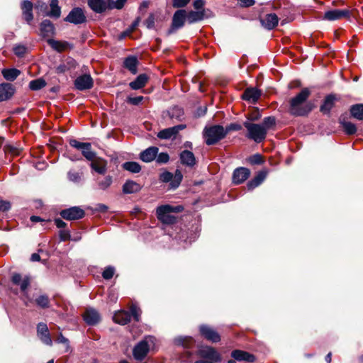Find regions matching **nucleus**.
<instances>
[{
    "mask_svg": "<svg viewBox=\"0 0 363 363\" xmlns=\"http://www.w3.org/2000/svg\"><path fill=\"white\" fill-rule=\"evenodd\" d=\"M249 162L251 164H262L263 162L262 157L259 154L254 155L249 158Z\"/></svg>",
    "mask_w": 363,
    "mask_h": 363,
    "instance_id": "obj_55",
    "label": "nucleus"
},
{
    "mask_svg": "<svg viewBox=\"0 0 363 363\" xmlns=\"http://www.w3.org/2000/svg\"><path fill=\"white\" fill-rule=\"evenodd\" d=\"M145 24L149 29L154 28L155 27V17L153 15H150L145 21Z\"/></svg>",
    "mask_w": 363,
    "mask_h": 363,
    "instance_id": "obj_62",
    "label": "nucleus"
},
{
    "mask_svg": "<svg viewBox=\"0 0 363 363\" xmlns=\"http://www.w3.org/2000/svg\"><path fill=\"white\" fill-rule=\"evenodd\" d=\"M205 11H191L186 13V20L189 23L191 24L198 21H201L204 18Z\"/></svg>",
    "mask_w": 363,
    "mask_h": 363,
    "instance_id": "obj_32",
    "label": "nucleus"
},
{
    "mask_svg": "<svg viewBox=\"0 0 363 363\" xmlns=\"http://www.w3.org/2000/svg\"><path fill=\"white\" fill-rule=\"evenodd\" d=\"M227 135L223 126L214 125L206 126L203 130V138L206 145H213L223 139Z\"/></svg>",
    "mask_w": 363,
    "mask_h": 363,
    "instance_id": "obj_2",
    "label": "nucleus"
},
{
    "mask_svg": "<svg viewBox=\"0 0 363 363\" xmlns=\"http://www.w3.org/2000/svg\"><path fill=\"white\" fill-rule=\"evenodd\" d=\"M204 4L205 2L203 0H195L193 4L194 9L197 11L204 10Z\"/></svg>",
    "mask_w": 363,
    "mask_h": 363,
    "instance_id": "obj_63",
    "label": "nucleus"
},
{
    "mask_svg": "<svg viewBox=\"0 0 363 363\" xmlns=\"http://www.w3.org/2000/svg\"><path fill=\"white\" fill-rule=\"evenodd\" d=\"M77 66V62L72 57H67L60 65L56 67V72L58 74L65 73L73 69Z\"/></svg>",
    "mask_w": 363,
    "mask_h": 363,
    "instance_id": "obj_22",
    "label": "nucleus"
},
{
    "mask_svg": "<svg viewBox=\"0 0 363 363\" xmlns=\"http://www.w3.org/2000/svg\"><path fill=\"white\" fill-rule=\"evenodd\" d=\"M174 341L177 345L186 348L191 347L194 343L193 338L190 336L178 337Z\"/></svg>",
    "mask_w": 363,
    "mask_h": 363,
    "instance_id": "obj_41",
    "label": "nucleus"
},
{
    "mask_svg": "<svg viewBox=\"0 0 363 363\" xmlns=\"http://www.w3.org/2000/svg\"><path fill=\"white\" fill-rule=\"evenodd\" d=\"M197 355L201 359L214 362L216 363L222 361L220 354L214 348L210 346H201L197 350Z\"/></svg>",
    "mask_w": 363,
    "mask_h": 363,
    "instance_id": "obj_7",
    "label": "nucleus"
},
{
    "mask_svg": "<svg viewBox=\"0 0 363 363\" xmlns=\"http://www.w3.org/2000/svg\"><path fill=\"white\" fill-rule=\"evenodd\" d=\"M255 4V0H238V4L242 8H247L253 6Z\"/></svg>",
    "mask_w": 363,
    "mask_h": 363,
    "instance_id": "obj_57",
    "label": "nucleus"
},
{
    "mask_svg": "<svg viewBox=\"0 0 363 363\" xmlns=\"http://www.w3.org/2000/svg\"><path fill=\"white\" fill-rule=\"evenodd\" d=\"M340 122L342 125L344 131L347 135H353L356 133L357 128L354 123H352L351 122L345 121L342 120V118L340 119Z\"/></svg>",
    "mask_w": 363,
    "mask_h": 363,
    "instance_id": "obj_43",
    "label": "nucleus"
},
{
    "mask_svg": "<svg viewBox=\"0 0 363 363\" xmlns=\"http://www.w3.org/2000/svg\"><path fill=\"white\" fill-rule=\"evenodd\" d=\"M172 178H173V174H172L171 172H167V171L162 172L160 175V179L162 182H165V183L169 182H172Z\"/></svg>",
    "mask_w": 363,
    "mask_h": 363,
    "instance_id": "obj_54",
    "label": "nucleus"
},
{
    "mask_svg": "<svg viewBox=\"0 0 363 363\" xmlns=\"http://www.w3.org/2000/svg\"><path fill=\"white\" fill-rule=\"evenodd\" d=\"M186 18V11L183 9L177 10L173 15L172 26L167 31V35H171L177 30L182 28Z\"/></svg>",
    "mask_w": 363,
    "mask_h": 363,
    "instance_id": "obj_8",
    "label": "nucleus"
},
{
    "mask_svg": "<svg viewBox=\"0 0 363 363\" xmlns=\"http://www.w3.org/2000/svg\"><path fill=\"white\" fill-rule=\"evenodd\" d=\"M232 357L237 361H245L247 362H253L255 360V357L253 354H250L245 351L235 350L231 353Z\"/></svg>",
    "mask_w": 363,
    "mask_h": 363,
    "instance_id": "obj_23",
    "label": "nucleus"
},
{
    "mask_svg": "<svg viewBox=\"0 0 363 363\" xmlns=\"http://www.w3.org/2000/svg\"><path fill=\"white\" fill-rule=\"evenodd\" d=\"M37 333L40 340L47 345H52V341L50 335L48 328L45 323H40L37 326Z\"/></svg>",
    "mask_w": 363,
    "mask_h": 363,
    "instance_id": "obj_16",
    "label": "nucleus"
},
{
    "mask_svg": "<svg viewBox=\"0 0 363 363\" xmlns=\"http://www.w3.org/2000/svg\"><path fill=\"white\" fill-rule=\"evenodd\" d=\"M337 100L335 95L329 94L328 95L324 101L323 104L320 106V110L322 113L325 114H328L330 110L335 105V102Z\"/></svg>",
    "mask_w": 363,
    "mask_h": 363,
    "instance_id": "obj_28",
    "label": "nucleus"
},
{
    "mask_svg": "<svg viewBox=\"0 0 363 363\" xmlns=\"http://www.w3.org/2000/svg\"><path fill=\"white\" fill-rule=\"evenodd\" d=\"M350 113L356 119L363 120V104H357L350 107Z\"/></svg>",
    "mask_w": 363,
    "mask_h": 363,
    "instance_id": "obj_40",
    "label": "nucleus"
},
{
    "mask_svg": "<svg viewBox=\"0 0 363 363\" xmlns=\"http://www.w3.org/2000/svg\"><path fill=\"white\" fill-rule=\"evenodd\" d=\"M262 26L267 29L272 30L279 23V18L275 13H269L260 18Z\"/></svg>",
    "mask_w": 363,
    "mask_h": 363,
    "instance_id": "obj_18",
    "label": "nucleus"
},
{
    "mask_svg": "<svg viewBox=\"0 0 363 363\" xmlns=\"http://www.w3.org/2000/svg\"><path fill=\"white\" fill-rule=\"evenodd\" d=\"M158 151V147H150L140 152V159L145 162H150L156 159Z\"/></svg>",
    "mask_w": 363,
    "mask_h": 363,
    "instance_id": "obj_20",
    "label": "nucleus"
},
{
    "mask_svg": "<svg viewBox=\"0 0 363 363\" xmlns=\"http://www.w3.org/2000/svg\"><path fill=\"white\" fill-rule=\"evenodd\" d=\"M199 332L201 335L208 341H211L212 342H218L220 340V337L219 334L209 325H200Z\"/></svg>",
    "mask_w": 363,
    "mask_h": 363,
    "instance_id": "obj_12",
    "label": "nucleus"
},
{
    "mask_svg": "<svg viewBox=\"0 0 363 363\" xmlns=\"http://www.w3.org/2000/svg\"><path fill=\"white\" fill-rule=\"evenodd\" d=\"M183 178V175L180 170L177 169L174 174H173V178L172 179V182L170 183V186L172 189L177 188Z\"/></svg>",
    "mask_w": 363,
    "mask_h": 363,
    "instance_id": "obj_47",
    "label": "nucleus"
},
{
    "mask_svg": "<svg viewBox=\"0 0 363 363\" xmlns=\"http://www.w3.org/2000/svg\"><path fill=\"white\" fill-rule=\"evenodd\" d=\"M91 168L100 174H104L106 172V162L101 157H96L91 161Z\"/></svg>",
    "mask_w": 363,
    "mask_h": 363,
    "instance_id": "obj_25",
    "label": "nucleus"
},
{
    "mask_svg": "<svg viewBox=\"0 0 363 363\" xmlns=\"http://www.w3.org/2000/svg\"><path fill=\"white\" fill-rule=\"evenodd\" d=\"M148 81V77L145 74H140L137 78L129 84L130 87L133 90L140 89L145 86Z\"/></svg>",
    "mask_w": 363,
    "mask_h": 363,
    "instance_id": "obj_31",
    "label": "nucleus"
},
{
    "mask_svg": "<svg viewBox=\"0 0 363 363\" xmlns=\"http://www.w3.org/2000/svg\"><path fill=\"white\" fill-rule=\"evenodd\" d=\"M114 273V267L109 266L104 269V271L102 273V277L105 279H110L113 277Z\"/></svg>",
    "mask_w": 363,
    "mask_h": 363,
    "instance_id": "obj_50",
    "label": "nucleus"
},
{
    "mask_svg": "<svg viewBox=\"0 0 363 363\" xmlns=\"http://www.w3.org/2000/svg\"><path fill=\"white\" fill-rule=\"evenodd\" d=\"M48 43L52 47V48H53L54 50H55L58 52L63 51L67 47V43L61 42V41L55 40L53 39H49L48 40Z\"/></svg>",
    "mask_w": 363,
    "mask_h": 363,
    "instance_id": "obj_46",
    "label": "nucleus"
},
{
    "mask_svg": "<svg viewBox=\"0 0 363 363\" xmlns=\"http://www.w3.org/2000/svg\"><path fill=\"white\" fill-rule=\"evenodd\" d=\"M155 337L146 336L138 342L133 349V356L135 360L140 362L145 359L150 350L155 345Z\"/></svg>",
    "mask_w": 363,
    "mask_h": 363,
    "instance_id": "obj_3",
    "label": "nucleus"
},
{
    "mask_svg": "<svg viewBox=\"0 0 363 363\" xmlns=\"http://www.w3.org/2000/svg\"><path fill=\"white\" fill-rule=\"evenodd\" d=\"M40 32L44 37H50L55 33V27L50 20H44L40 23Z\"/></svg>",
    "mask_w": 363,
    "mask_h": 363,
    "instance_id": "obj_33",
    "label": "nucleus"
},
{
    "mask_svg": "<svg viewBox=\"0 0 363 363\" xmlns=\"http://www.w3.org/2000/svg\"><path fill=\"white\" fill-rule=\"evenodd\" d=\"M88 5L96 13H102L107 8L104 0H88Z\"/></svg>",
    "mask_w": 363,
    "mask_h": 363,
    "instance_id": "obj_35",
    "label": "nucleus"
},
{
    "mask_svg": "<svg viewBox=\"0 0 363 363\" xmlns=\"http://www.w3.org/2000/svg\"><path fill=\"white\" fill-rule=\"evenodd\" d=\"M143 96H139L136 97H128L127 99L128 103L133 105H138L143 100Z\"/></svg>",
    "mask_w": 363,
    "mask_h": 363,
    "instance_id": "obj_60",
    "label": "nucleus"
},
{
    "mask_svg": "<svg viewBox=\"0 0 363 363\" xmlns=\"http://www.w3.org/2000/svg\"><path fill=\"white\" fill-rule=\"evenodd\" d=\"M242 129V125L239 123H230L227 125L225 128V130L227 131V134L230 131L240 130Z\"/></svg>",
    "mask_w": 363,
    "mask_h": 363,
    "instance_id": "obj_58",
    "label": "nucleus"
},
{
    "mask_svg": "<svg viewBox=\"0 0 363 363\" xmlns=\"http://www.w3.org/2000/svg\"><path fill=\"white\" fill-rule=\"evenodd\" d=\"M182 114H183V110L178 106L174 107L169 113V115L172 118H174V117L179 118Z\"/></svg>",
    "mask_w": 363,
    "mask_h": 363,
    "instance_id": "obj_59",
    "label": "nucleus"
},
{
    "mask_svg": "<svg viewBox=\"0 0 363 363\" xmlns=\"http://www.w3.org/2000/svg\"><path fill=\"white\" fill-rule=\"evenodd\" d=\"M15 92L13 86L9 83L0 84V102L9 99Z\"/></svg>",
    "mask_w": 363,
    "mask_h": 363,
    "instance_id": "obj_21",
    "label": "nucleus"
},
{
    "mask_svg": "<svg viewBox=\"0 0 363 363\" xmlns=\"http://www.w3.org/2000/svg\"><path fill=\"white\" fill-rule=\"evenodd\" d=\"M261 96V92L256 88H247L242 94V98L247 101L255 103Z\"/></svg>",
    "mask_w": 363,
    "mask_h": 363,
    "instance_id": "obj_24",
    "label": "nucleus"
},
{
    "mask_svg": "<svg viewBox=\"0 0 363 363\" xmlns=\"http://www.w3.org/2000/svg\"><path fill=\"white\" fill-rule=\"evenodd\" d=\"M1 74L6 80L14 81L20 75L21 72L16 68L4 69Z\"/></svg>",
    "mask_w": 363,
    "mask_h": 363,
    "instance_id": "obj_39",
    "label": "nucleus"
},
{
    "mask_svg": "<svg viewBox=\"0 0 363 363\" xmlns=\"http://www.w3.org/2000/svg\"><path fill=\"white\" fill-rule=\"evenodd\" d=\"M276 121L275 118L273 116L265 117L263 119L262 123H259L261 126L265 130V132L267 133L268 130H269L272 127L275 125Z\"/></svg>",
    "mask_w": 363,
    "mask_h": 363,
    "instance_id": "obj_44",
    "label": "nucleus"
},
{
    "mask_svg": "<svg viewBox=\"0 0 363 363\" xmlns=\"http://www.w3.org/2000/svg\"><path fill=\"white\" fill-rule=\"evenodd\" d=\"M50 11L45 15L55 18H58L61 14V9L58 6V0H51L50 3Z\"/></svg>",
    "mask_w": 363,
    "mask_h": 363,
    "instance_id": "obj_37",
    "label": "nucleus"
},
{
    "mask_svg": "<svg viewBox=\"0 0 363 363\" xmlns=\"http://www.w3.org/2000/svg\"><path fill=\"white\" fill-rule=\"evenodd\" d=\"M138 60L135 56H129L124 60L123 66L132 74H135L138 71Z\"/></svg>",
    "mask_w": 363,
    "mask_h": 363,
    "instance_id": "obj_34",
    "label": "nucleus"
},
{
    "mask_svg": "<svg viewBox=\"0 0 363 363\" xmlns=\"http://www.w3.org/2000/svg\"><path fill=\"white\" fill-rule=\"evenodd\" d=\"M130 316L132 315L135 321H139L140 316L141 314L140 309L135 305H133L130 307Z\"/></svg>",
    "mask_w": 363,
    "mask_h": 363,
    "instance_id": "obj_51",
    "label": "nucleus"
},
{
    "mask_svg": "<svg viewBox=\"0 0 363 363\" xmlns=\"http://www.w3.org/2000/svg\"><path fill=\"white\" fill-rule=\"evenodd\" d=\"M70 233L69 230H62L60 231V238L62 241H67L70 240Z\"/></svg>",
    "mask_w": 363,
    "mask_h": 363,
    "instance_id": "obj_61",
    "label": "nucleus"
},
{
    "mask_svg": "<svg viewBox=\"0 0 363 363\" xmlns=\"http://www.w3.org/2000/svg\"><path fill=\"white\" fill-rule=\"evenodd\" d=\"M114 322L120 325H125L130 321V314L125 311L116 312L113 316Z\"/></svg>",
    "mask_w": 363,
    "mask_h": 363,
    "instance_id": "obj_30",
    "label": "nucleus"
},
{
    "mask_svg": "<svg viewBox=\"0 0 363 363\" xmlns=\"http://www.w3.org/2000/svg\"><path fill=\"white\" fill-rule=\"evenodd\" d=\"M46 85V82L44 79L40 78L37 79H34L30 82L29 88L31 90L37 91L40 90L42 88L45 87Z\"/></svg>",
    "mask_w": 363,
    "mask_h": 363,
    "instance_id": "obj_45",
    "label": "nucleus"
},
{
    "mask_svg": "<svg viewBox=\"0 0 363 363\" xmlns=\"http://www.w3.org/2000/svg\"><path fill=\"white\" fill-rule=\"evenodd\" d=\"M84 320L88 325H94L99 321L100 315L96 310L88 308L84 314Z\"/></svg>",
    "mask_w": 363,
    "mask_h": 363,
    "instance_id": "obj_26",
    "label": "nucleus"
},
{
    "mask_svg": "<svg viewBox=\"0 0 363 363\" xmlns=\"http://www.w3.org/2000/svg\"><path fill=\"white\" fill-rule=\"evenodd\" d=\"M33 3L28 0H24L21 3L22 14L28 24H30L33 19Z\"/></svg>",
    "mask_w": 363,
    "mask_h": 363,
    "instance_id": "obj_19",
    "label": "nucleus"
},
{
    "mask_svg": "<svg viewBox=\"0 0 363 363\" xmlns=\"http://www.w3.org/2000/svg\"><path fill=\"white\" fill-rule=\"evenodd\" d=\"M142 186L133 180H127L123 185V192L125 194H130L139 192Z\"/></svg>",
    "mask_w": 363,
    "mask_h": 363,
    "instance_id": "obj_27",
    "label": "nucleus"
},
{
    "mask_svg": "<svg viewBox=\"0 0 363 363\" xmlns=\"http://www.w3.org/2000/svg\"><path fill=\"white\" fill-rule=\"evenodd\" d=\"M123 168L131 173H138L141 170V167L136 162H126L123 164Z\"/></svg>",
    "mask_w": 363,
    "mask_h": 363,
    "instance_id": "obj_42",
    "label": "nucleus"
},
{
    "mask_svg": "<svg viewBox=\"0 0 363 363\" xmlns=\"http://www.w3.org/2000/svg\"><path fill=\"white\" fill-rule=\"evenodd\" d=\"M311 95L308 88H303L294 97L289 101V112L295 116H307L313 108L311 102H307Z\"/></svg>",
    "mask_w": 363,
    "mask_h": 363,
    "instance_id": "obj_1",
    "label": "nucleus"
},
{
    "mask_svg": "<svg viewBox=\"0 0 363 363\" xmlns=\"http://www.w3.org/2000/svg\"><path fill=\"white\" fill-rule=\"evenodd\" d=\"M184 208L182 206H172L169 204L162 205L157 208L156 214L157 218L163 223L172 224L176 222V217L171 215L172 212H182Z\"/></svg>",
    "mask_w": 363,
    "mask_h": 363,
    "instance_id": "obj_4",
    "label": "nucleus"
},
{
    "mask_svg": "<svg viewBox=\"0 0 363 363\" xmlns=\"http://www.w3.org/2000/svg\"><path fill=\"white\" fill-rule=\"evenodd\" d=\"M267 173L265 172H259L258 174L251 181L247 183V188L249 190H252L255 187L260 185L265 179Z\"/></svg>",
    "mask_w": 363,
    "mask_h": 363,
    "instance_id": "obj_36",
    "label": "nucleus"
},
{
    "mask_svg": "<svg viewBox=\"0 0 363 363\" xmlns=\"http://www.w3.org/2000/svg\"><path fill=\"white\" fill-rule=\"evenodd\" d=\"M36 303L38 306L42 307V308H48L50 301L47 296L45 295H41L39 297H38L35 300Z\"/></svg>",
    "mask_w": 363,
    "mask_h": 363,
    "instance_id": "obj_48",
    "label": "nucleus"
},
{
    "mask_svg": "<svg viewBox=\"0 0 363 363\" xmlns=\"http://www.w3.org/2000/svg\"><path fill=\"white\" fill-rule=\"evenodd\" d=\"M169 160V155L166 152H161L160 154H157L156 157V161L157 163L160 164H164L167 163Z\"/></svg>",
    "mask_w": 363,
    "mask_h": 363,
    "instance_id": "obj_53",
    "label": "nucleus"
},
{
    "mask_svg": "<svg viewBox=\"0 0 363 363\" xmlns=\"http://www.w3.org/2000/svg\"><path fill=\"white\" fill-rule=\"evenodd\" d=\"M69 145L72 147L80 150L82 155L88 161H93L96 158V154L91 150V145L90 143H82L75 139H72L69 140Z\"/></svg>",
    "mask_w": 363,
    "mask_h": 363,
    "instance_id": "obj_6",
    "label": "nucleus"
},
{
    "mask_svg": "<svg viewBox=\"0 0 363 363\" xmlns=\"http://www.w3.org/2000/svg\"><path fill=\"white\" fill-rule=\"evenodd\" d=\"M12 282L13 284L19 286L21 291L26 298H28L26 290L30 285V279L27 276L22 277L20 274H13L12 276Z\"/></svg>",
    "mask_w": 363,
    "mask_h": 363,
    "instance_id": "obj_14",
    "label": "nucleus"
},
{
    "mask_svg": "<svg viewBox=\"0 0 363 363\" xmlns=\"http://www.w3.org/2000/svg\"><path fill=\"white\" fill-rule=\"evenodd\" d=\"M13 52L18 57H23L26 52V47L22 45H17L14 46Z\"/></svg>",
    "mask_w": 363,
    "mask_h": 363,
    "instance_id": "obj_52",
    "label": "nucleus"
},
{
    "mask_svg": "<svg viewBox=\"0 0 363 363\" xmlns=\"http://www.w3.org/2000/svg\"><path fill=\"white\" fill-rule=\"evenodd\" d=\"M84 178V172L82 170L77 171L74 169H70L67 172V179L69 182L79 184Z\"/></svg>",
    "mask_w": 363,
    "mask_h": 363,
    "instance_id": "obj_38",
    "label": "nucleus"
},
{
    "mask_svg": "<svg viewBox=\"0 0 363 363\" xmlns=\"http://www.w3.org/2000/svg\"><path fill=\"white\" fill-rule=\"evenodd\" d=\"M60 216L66 220H78L84 217V211L78 206L71 207L60 212Z\"/></svg>",
    "mask_w": 363,
    "mask_h": 363,
    "instance_id": "obj_9",
    "label": "nucleus"
},
{
    "mask_svg": "<svg viewBox=\"0 0 363 363\" xmlns=\"http://www.w3.org/2000/svg\"><path fill=\"white\" fill-rule=\"evenodd\" d=\"M112 184V177L106 176L102 181L99 182V186L101 189L105 190Z\"/></svg>",
    "mask_w": 363,
    "mask_h": 363,
    "instance_id": "obj_49",
    "label": "nucleus"
},
{
    "mask_svg": "<svg viewBox=\"0 0 363 363\" xmlns=\"http://www.w3.org/2000/svg\"><path fill=\"white\" fill-rule=\"evenodd\" d=\"M243 125L247 130L246 137L247 138L252 140L257 143H262L265 140L267 133L260 124L246 121L244 122Z\"/></svg>",
    "mask_w": 363,
    "mask_h": 363,
    "instance_id": "obj_5",
    "label": "nucleus"
},
{
    "mask_svg": "<svg viewBox=\"0 0 363 363\" xmlns=\"http://www.w3.org/2000/svg\"><path fill=\"white\" fill-rule=\"evenodd\" d=\"M181 162L186 166L193 167L196 164V158L194 153L189 150H184L179 155Z\"/></svg>",
    "mask_w": 363,
    "mask_h": 363,
    "instance_id": "obj_29",
    "label": "nucleus"
},
{
    "mask_svg": "<svg viewBox=\"0 0 363 363\" xmlns=\"http://www.w3.org/2000/svg\"><path fill=\"white\" fill-rule=\"evenodd\" d=\"M190 0H172V6L174 8H182L189 3Z\"/></svg>",
    "mask_w": 363,
    "mask_h": 363,
    "instance_id": "obj_56",
    "label": "nucleus"
},
{
    "mask_svg": "<svg viewBox=\"0 0 363 363\" xmlns=\"http://www.w3.org/2000/svg\"><path fill=\"white\" fill-rule=\"evenodd\" d=\"M11 208V204L8 201H0V210L3 211H6L9 210Z\"/></svg>",
    "mask_w": 363,
    "mask_h": 363,
    "instance_id": "obj_64",
    "label": "nucleus"
},
{
    "mask_svg": "<svg viewBox=\"0 0 363 363\" xmlns=\"http://www.w3.org/2000/svg\"><path fill=\"white\" fill-rule=\"evenodd\" d=\"M250 174V171L245 167H239L234 170L233 181L234 184H239L244 182Z\"/></svg>",
    "mask_w": 363,
    "mask_h": 363,
    "instance_id": "obj_17",
    "label": "nucleus"
},
{
    "mask_svg": "<svg viewBox=\"0 0 363 363\" xmlns=\"http://www.w3.org/2000/svg\"><path fill=\"white\" fill-rule=\"evenodd\" d=\"M350 12L348 9H333L325 12L323 18L333 21L350 17Z\"/></svg>",
    "mask_w": 363,
    "mask_h": 363,
    "instance_id": "obj_10",
    "label": "nucleus"
},
{
    "mask_svg": "<svg viewBox=\"0 0 363 363\" xmlns=\"http://www.w3.org/2000/svg\"><path fill=\"white\" fill-rule=\"evenodd\" d=\"M65 21L74 24H81L85 22L86 16L82 9L74 8L69 13Z\"/></svg>",
    "mask_w": 363,
    "mask_h": 363,
    "instance_id": "obj_13",
    "label": "nucleus"
},
{
    "mask_svg": "<svg viewBox=\"0 0 363 363\" xmlns=\"http://www.w3.org/2000/svg\"><path fill=\"white\" fill-rule=\"evenodd\" d=\"M93 79L89 74L78 77L74 82L75 87L81 91L90 89L93 86Z\"/></svg>",
    "mask_w": 363,
    "mask_h": 363,
    "instance_id": "obj_15",
    "label": "nucleus"
},
{
    "mask_svg": "<svg viewBox=\"0 0 363 363\" xmlns=\"http://www.w3.org/2000/svg\"><path fill=\"white\" fill-rule=\"evenodd\" d=\"M186 128V125L180 124L173 127L163 129L157 133V137L160 139L167 140L175 138L180 130Z\"/></svg>",
    "mask_w": 363,
    "mask_h": 363,
    "instance_id": "obj_11",
    "label": "nucleus"
}]
</instances>
